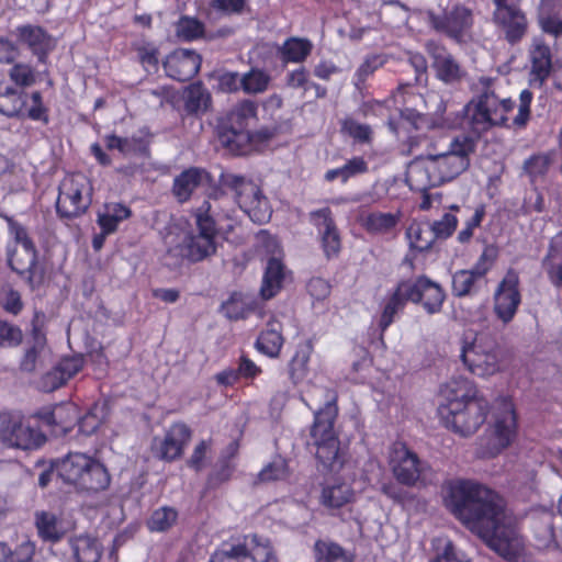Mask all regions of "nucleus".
Masks as SVG:
<instances>
[{
    "mask_svg": "<svg viewBox=\"0 0 562 562\" xmlns=\"http://www.w3.org/2000/svg\"><path fill=\"white\" fill-rule=\"evenodd\" d=\"M35 526L38 537L44 541H58L63 532L58 527L56 515L42 510L35 514Z\"/></svg>",
    "mask_w": 562,
    "mask_h": 562,
    "instance_id": "nucleus-51",
    "label": "nucleus"
},
{
    "mask_svg": "<svg viewBox=\"0 0 562 562\" xmlns=\"http://www.w3.org/2000/svg\"><path fill=\"white\" fill-rule=\"evenodd\" d=\"M133 48L137 55V60L147 72L157 71L159 66V48L153 42L144 41L136 43Z\"/></svg>",
    "mask_w": 562,
    "mask_h": 562,
    "instance_id": "nucleus-55",
    "label": "nucleus"
},
{
    "mask_svg": "<svg viewBox=\"0 0 562 562\" xmlns=\"http://www.w3.org/2000/svg\"><path fill=\"white\" fill-rule=\"evenodd\" d=\"M407 302H411L407 297L405 284L403 281H398L395 289L386 295L383 301V307L379 319V328L381 336L392 325L395 316L398 312H402Z\"/></svg>",
    "mask_w": 562,
    "mask_h": 562,
    "instance_id": "nucleus-30",
    "label": "nucleus"
},
{
    "mask_svg": "<svg viewBox=\"0 0 562 562\" xmlns=\"http://www.w3.org/2000/svg\"><path fill=\"white\" fill-rule=\"evenodd\" d=\"M290 469L288 461L281 456H276L271 462L261 469L258 473L259 482H274L288 479Z\"/></svg>",
    "mask_w": 562,
    "mask_h": 562,
    "instance_id": "nucleus-56",
    "label": "nucleus"
},
{
    "mask_svg": "<svg viewBox=\"0 0 562 562\" xmlns=\"http://www.w3.org/2000/svg\"><path fill=\"white\" fill-rule=\"evenodd\" d=\"M551 159L547 154H533L524 162V171L533 182L544 177L549 170Z\"/></svg>",
    "mask_w": 562,
    "mask_h": 562,
    "instance_id": "nucleus-60",
    "label": "nucleus"
},
{
    "mask_svg": "<svg viewBox=\"0 0 562 562\" xmlns=\"http://www.w3.org/2000/svg\"><path fill=\"white\" fill-rule=\"evenodd\" d=\"M20 119H29L43 125L50 122L49 108L44 103L41 91H33L25 98L24 111Z\"/></svg>",
    "mask_w": 562,
    "mask_h": 562,
    "instance_id": "nucleus-45",
    "label": "nucleus"
},
{
    "mask_svg": "<svg viewBox=\"0 0 562 562\" xmlns=\"http://www.w3.org/2000/svg\"><path fill=\"white\" fill-rule=\"evenodd\" d=\"M458 217L451 213H445L440 220L435 221L432 224H429L431 231L434 232L435 238L437 239H448L453 235L458 227Z\"/></svg>",
    "mask_w": 562,
    "mask_h": 562,
    "instance_id": "nucleus-63",
    "label": "nucleus"
},
{
    "mask_svg": "<svg viewBox=\"0 0 562 562\" xmlns=\"http://www.w3.org/2000/svg\"><path fill=\"white\" fill-rule=\"evenodd\" d=\"M11 81L21 88H27L36 82L35 69L25 63H15L9 70Z\"/></svg>",
    "mask_w": 562,
    "mask_h": 562,
    "instance_id": "nucleus-61",
    "label": "nucleus"
},
{
    "mask_svg": "<svg viewBox=\"0 0 562 562\" xmlns=\"http://www.w3.org/2000/svg\"><path fill=\"white\" fill-rule=\"evenodd\" d=\"M311 223L318 229L321 246L325 257L330 260L338 257L341 250V237L329 207L310 212Z\"/></svg>",
    "mask_w": 562,
    "mask_h": 562,
    "instance_id": "nucleus-24",
    "label": "nucleus"
},
{
    "mask_svg": "<svg viewBox=\"0 0 562 562\" xmlns=\"http://www.w3.org/2000/svg\"><path fill=\"white\" fill-rule=\"evenodd\" d=\"M387 61L384 54H371L366 56L364 60L360 64L355 72V86L361 89L366 86L367 80L373 74L382 68Z\"/></svg>",
    "mask_w": 562,
    "mask_h": 562,
    "instance_id": "nucleus-54",
    "label": "nucleus"
},
{
    "mask_svg": "<svg viewBox=\"0 0 562 562\" xmlns=\"http://www.w3.org/2000/svg\"><path fill=\"white\" fill-rule=\"evenodd\" d=\"M313 47L306 37L290 36L278 47L279 58L283 64H301L312 54Z\"/></svg>",
    "mask_w": 562,
    "mask_h": 562,
    "instance_id": "nucleus-36",
    "label": "nucleus"
},
{
    "mask_svg": "<svg viewBox=\"0 0 562 562\" xmlns=\"http://www.w3.org/2000/svg\"><path fill=\"white\" fill-rule=\"evenodd\" d=\"M210 211V202L203 201L194 213L198 233H189L179 245L181 257L192 263L203 261L216 252L217 228Z\"/></svg>",
    "mask_w": 562,
    "mask_h": 562,
    "instance_id": "nucleus-9",
    "label": "nucleus"
},
{
    "mask_svg": "<svg viewBox=\"0 0 562 562\" xmlns=\"http://www.w3.org/2000/svg\"><path fill=\"white\" fill-rule=\"evenodd\" d=\"M401 217L400 211L382 212L359 209L357 222L368 235L389 239L396 237Z\"/></svg>",
    "mask_w": 562,
    "mask_h": 562,
    "instance_id": "nucleus-25",
    "label": "nucleus"
},
{
    "mask_svg": "<svg viewBox=\"0 0 562 562\" xmlns=\"http://www.w3.org/2000/svg\"><path fill=\"white\" fill-rule=\"evenodd\" d=\"M538 24L544 34L553 36L554 38L562 36V18L559 12H555L553 9H542L538 16Z\"/></svg>",
    "mask_w": 562,
    "mask_h": 562,
    "instance_id": "nucleus-59",
    "label": "nucleus"
},
{
    "mask_svg": "<svg viewBox=\"0 0 562 562\" xmlns=\"http://www.w3.org/2000/svg\"><path fill=\"white\" fill-rule=\"evenodd\" d=\"M481 279L470 269L457 270L451 278V293L454 297H467L480 291Z\"/></svg>",
    "mask_w": 562,
    "mask_h": 562,
    "instance_id": "nucleus-43",
    "label": "nucleus"
},
{
    "mask_svg": "<svg viewBox=\"0 0 562 562\" xmlns=\"http://www.w3.org/2000/svg\"><path fill=\"white\" fill-rule=\"evenodd\" d=\"M314 351L311 339H307L296 346L295 352L288 363V374L290 381L297 385L303 382L310 373V360Z\"/></svg>",
    "mask_w": 562,
    "mask_h": 562,
    "instance_id": "nucleus-35",
    "label": "nucleus"
},
{
    "mask_svg": "<svg viewBox=\"0 0 562 562\" xmlns=\"http://www.w3.org/2000/svg\"><path fill=\"white\" fill-rule=\"evenodd\" d=\"M205 34V25L198 18L181 15L176 23V35L182 42H193Z\"/></svg>",
    "mask_w": 562,
    "mask_h": 562,
    "instance_id": "nucleus-50",
    "label": "nucleus"
},
{
    "mask_svg": "<svg viewBox=\"0 0 562 562\" xmlns=\"http://www.w3.org/2000/svg\"><path fill=\"white\" fill-rule=\"evenodd\" d=\"M313 553L315 562H355L353 555L334 541L316 540Z\"/></svg>",
    "mask_w": 562,
    "mask_h": 562,
    "instance_id": "nucleus-42",
    "label": "nucleus"
},
{
    "mask_svg": "<svg viewBox=\"0 0 562 562\" xmlns=\"http://www.w3.org/2000/svg\"><path fill=\"white\" fill-rule=\"evenodd\" d=\"M271 76L263 69L252 67L241 76V90L246 94H260L268 90Z\"/></svg>",
    "mask_w": 562,
    "mask_h": 562,
    "instance_id": "nucleus-48",
    "label": "nucleus"
},
{
    "mask_svg": "<svg viewBox=\"0 0 562 562\" xmlns=\"http://www.w3.org/2000/svg\"><path fill=\"white\" fill-rule=\"evenodd\" d=\"M183 102L186 113L198 116L209 110L212 97L202 82H194L184 90Z\"/></svg>",
    "mask_w": 562,
    "mask_h": 562,
    "instance_id": "nucleus-37",
    "label": "nucleus"
},
{
    "mask_svg": "<svg viewBox=\"0 0 562 562\" xmlns=\"http://www.w3.org/2000/svg\"><path fill=\"white\" fill-rule=\"evenodd\" d=\"M34 417L54 436H66L76 425L78 407L72 402L46 405L37 409Z\"/></svg>",
    "mask_w": 562,
    "mask_h": 562,
    "instance_id": "nucleus-21",
    "label": "nucleus"
},
{
    "mask_svg": "<svg viewBox=\"0 0 562 562\" xmlns=\"http://www.w3.org/2000/svg\"><path fill=\"white\" fill-rule=\"evenodd\" d=\"M22 341V329L8 321L0 319V348H14L20 346Z\"/></svg>",
    "mask_w": 562,
    "mask_h": 562,
    "instance_id": "nucleus-62",
    "label": "nucleus"
},
{
    "mask_svg": "<svg viewBox=\"0 0 562 562\" xmlns=\"http://www.w3.org/2000/svg\"><path fill=\"white\" fill-rule=\"evenodd\" d=\"M153 138L154 134L149 127L143 126L130 137H122L116 134L105 135L104 144L106 149H116L125 157L149 158Z\"/></svg>",
    "mask_w": 562,
    "mask_h": 562,
    "instance_id": "nucleus-26",
    "label": "nucleus"
},
{
    "mask_svg": "<svg viewBox=\"0 0 562 562\" xmlns=\"http://www.w3.org/2000/svg\"><path fill=\"white\" fill-rule=\"evenodd\" d=\"M238 450L239 443L234 440L220 454L206 476L204 483V493L216 491L233 479L237 468L235 458L238 453Z\"/></svg>",
    "mask_w": 562,
    "mask_h": 562,
    "instance_id": "nucleus-27",
    "label": "nucleus"
},
{
    "mask_svg": "<svg viewBox=\"0 0 562 562\" xmlns=\"http://www.w3.org/2000/svg\"><path fill=\"white\" fill-rule=\"evenodd\" d=\"M0 432L11 446L23 450L37 449L46 441L45 435L25 423L20 415L2 417Z\"/></svg>",
    "mask_w": 562,
    "mask_h": 562,
    "instance_id": "nucleus-19",
    "label": "nucleus"
},
{
    "mask_svg": "<svg viewBox=\"0 0 562 562\" xmlns=\"http://www.w3.org/2000/svg\"><path fill=\"white\" fill-rule=\"evenodd\" d=\"M531 74L543 83L552 70L551 48L543 41L536 42L530 49Z\"/></svg>",
    "mask_w": 562,
    "mask_h": 562,
    "instance_id": "nucleus-39",
    "label": "nucleus"
},
{
    "mask_svg": "<svg viewBox=\"0 0 562 562\" xmlns=\"http://www.w3.org/2000/svg\"><path fill=\"white\" fill-rule=\"evenodd\" d=\"M497 259L498 248L492 244L486 245L484 246L481 255L470 270L473 271L481 280H483L492 271Z\"/></svg>",
    "mask_w": 562,
    "mask_h": 562,
    "instance_id": "nucleus-58",
    "label": "nucleus"
},
{
    "mask_svg": "<svg viewBox=\"0 0 562 562\" xmlns=\"http://www.w3.org/2000/svg\"><path fill=\"white\" fill-rule=\"evenodd\" d=\"M178 516L176 508L161 506L151 513L147 520V528L155 532H166L177 524Z\"/></svg>",
    "mask_w": 562,
    "mask_h": 562,
    "instance_id": "nucleus-52",
    "label": "nucleus"
},
{
    "mask_svg": "<svg viewBox=\"0 0 562 562\" xmlns=\"http://www.w3.org/2000/svg\"><path fill=\"white\" fill-rule=\"evenodd\" d=\"M220 184L234 194L239 207L257 224H263L271 217V207L262 190L249 179L243 176L222 172Z\"/></svg>",
    "mask_w": 562,
    "mask_h": 562,
    "instance_id": "nucleus-8",
    "label": "nucleus"
},
{
    "mask_svg": "<svg viewBox=\"0 0 562 562\" xmlns=\"http://www.w3.org/2000/svg\"><path fill=\"white\" fill-rule=\"evenodd\" d=\"M193 431L182 420L173 422L165 430L161 439L155 438L151 452L160 461L171 463L179 460L192 439Z\"/></svg>",
    "mask_w": 562,
    "mask_h": 562,
    "instance_id": "nucleus-18",
    "label": "nucleus"
},
{
    "mask_svg": "<svg viewBox=\"0 0 562 562\" xmlns=\"http://www.w3.org/2000/svg\"><path fill=\"white\" fill-rule=\"evenodd\" d=\"M71 549L76 562H99L102 555V544L91 536L81 535L71 540Z\"/></svg>",
    "mask_w": 562,
    "mask_h": 562,
    "instance_id": "nucleus-41",
    "label": "nucleus"
},
{
    "mask_svg": "<svg viewBox=\"0 0 562 562\" xmlns=\"http://www.w3.org/2000/svg\"><path fill=\"white\" fill-rule=\"evenodd\" d=\"M57 476L77 493L94 495L106 491L111 474L105 464L83 452H69L54 463Z\"/></svg>",
    "mask_w": 562,
    "mask_h": 562,
    "instance_id": "nucleus-6",
    "label": "nucleus"
},
{
    "mask_svg": "<svg viewBox=\"0 0 562 562\" xmlns=\"http://www.w3.org/2000/svg\"><path fill=\"white\" fill-rule=\"evenodd\" d=\"M92 190L91 181L86 175H67L59 184L56 202L58 215L70 220L85 214L91 204Z\"/></svg>",
    "mask_w": 562,
    "mask_h": 562,
    "instance_id": "nucleus-11",
    "label": "nucleus"
},
{
    "mask_svg": "<svg viewBox=\"0 0 562 562\" xmlns=\"http://www.w3.org/2000/svg\"><path fill=\"white\" fill-rule=\"evenodd\" d=\"M202 65V56L194 49L176 48L162 60V68L167 77L186 82L194 78Z\"/></svg>",
    "mask_w": 562,
    "mask_h": 562,
    "instance_id": "nucleus-23",
    "label": "nucleus"
},
{
    "mask_svg": "<svg viewBox=\"0 0 562 562\" xmlns=\"http://www.w3.org/2000/svg\"><path fill=\"white\" fill-rule=\"evenodd\" d=\"M340 131L358 144H371L373 131L369 124L360 123L351 116H346L340 122Z\"/></svg>",
    "mask_w": 562,
    "mask_h": 562,
    "instance_id": "nucleus-53",
    "label": "nucleus"
},
{
    "mask_svg": "<svg viewBox=\"0 0 562 562\" xmlns=\"http://www.w3.org/2000/svg\"><path fill=\"white\" fill-rule=\"evenodd\" d=\"M35 552V543L30 540L22 541L14 549L0 541V562H36Z\"/></svg>",
    "mask_w": 562,
    "mask_h": 562,
    "instance_id": "nucleus-46",
    "label": "nucleus"
},
{
    "mask_svg": "<svg viewBox=\"0 0 562 562\" xmlns=\"http://www.w3.org/2000/svg\"><path fill=\"white\" fill-rule=\"evenodd\" d=\"M501 347L497 339L488 333H479L471 342H464L461 360L474 375L490 376L501 369Z\"/></svg>",
    "mask_w": 562,
    "mask_h": 562,
    "instance_id": "nucleus-10",
    "label": "nucleus"
},
{
    "mask_svg": "<svg viewBox=\"0 0 562 562\" xmlns=\"http://www.w3.org/2000/svg\"><path fill=\"white\" fill-rule=\"evenodd\" d=\"M390 467L395 479L403 485L414 486L420 477V460L404 442L396 441L392 445Z\"/></svg>",
    "mask_w": 562,
    "mask_h": 562,
    "instance_id": "nucleus-22",
    "label": "nucleus"
},
{
    "mask_svg": "<svg viewBox=\"0 0 562 562\" xmlns=\"http://www.w3.org/2000/svg\"><path fill=\"white\" fill-rule=\"evenodd\" d=\"M517 435V414L509 397H503L497 403L495 422L492 432V447L483 452V457L493 458L509 447Z\"/></svg>",
    "mask_w": 562,
    "mask_h": 562,
    "instance_id": "nucleus-17",
    "label": "nucleus"
},
{
    "mask_svg": "<svg viewBox=\"0 0 562 562\" xmlns=\"http://www.w3.org/2000/svg\"><path fill=\"white\" fill-rule=\"evenodd\" d=\"M521 301L519 273L509 268L495 288L493 313L498 321L507 325L515 318Z\"/></svg>",
    "mask_w": 562,
    "mask_h": 562,
    "instance_id": "nucleus-15",
    "label": "nucleus"
},
{
    "mask_svg": "<svg viewBox=\"0 0 562 562\" xmlns=\"http://www.w3.org/2000/svg\"><path fill=\"white\" fill-rule=\"evenodd\" d=\"M427 50L432 59V68L440 81L445 83H453L461 80L463 71L459 63L445 46L430 43L427 45Z\"/></svg>",
    "mask_w": 562,
    "mask_h": 562,
    "instance_id": "nucleus-29",
    "label": "nucleus"
},
{
    "mask_svg": "<svg viewBox=\"0 0 562 562\" xmlns=\"http://www.w3.org/2000/svg\"><path fill=\"white\" fill-rule=\"evenodd\" d=\"M99 411L100 407L94 404L83 416H78L76 424L80 434L90 436L99 429L103 422V417L98 414Z\"/></svg>",
    "mask_w": 562,
    "mask_h": 562,
    "instance_id": "nucleus-64",
    "label": "nucleus"
},
{
    "mask_svg": "<svg viewBox=\"0 0 562 562\" xmlns=\"http://www.w3.org/2000/svg\"><path fill=\"white\" fill-rule=\"evenodd\" d=\"M27 93L7 87L0 91V113L8 117H21Z\"/></svg>",
    "mask_w": 562,
    "mask_h": 562,
    "instance_id": "nucleus-47",
    "label": "nucleus"
},
{
    "mask_svg": "<svg viewBox=\"0 0 562 562\" xmlns=\"http://www.w3.org/2000/svg\"><path fill=\"white\" fill-rule=\"evenodd\" d=\"M15 255H11L8 259V265L12 271L19 276L24 277L27 285L32 291L40 289L45 281V272L38 266L36 255L26 257L25 265L15 263Z\"/></svg>",
    "mask_w": 562,
    "mask_h": 562,
    "instance_id": "nucleus-40",
    "label": "nucleus"
},
{
    "mask_svg": "<svg viewBox=\"0 0 562 562\" xmlns=\"http://www.w3.org/2000/svg\"><path fill=\"white\" fill-rule=\"evenodd\" d=\"M406 236L409 243V247L418 252L429 250L436 241L434 232L431 231L429 223L425 222H413L406 229Z\"/></svg>",
    "mask_w": 562,
    "mask_h": 562,
    "instance_id": "nucleus-44",
    "label": "nucleus"
},
{
    "mask_svg": "<svg viewBox=\"0 0 562 562\" xmlns=\"http://www.w3.org/2000/svg\"><path fill=\"white\" fill-rule=\"evenodd\" d=\"M355 497L352 487L342 481L325 483L322 486L319 503L329 509H339L351 503Z\"/></svg>",
    "mask_w": 562,
    "mask_h": 562,
    "instance_id": "nucleus-34",
    "label": "nucleus"
},
{
    "mask_svg": "<svg viewBox=\"0 0 562 562\" xmlns=\"http://www.w3.org/2000/svg\"><path fill=\"white\" fill-rule=\"evenodd\" d=\"M15 34L19 43L25 45L40 64H46L49 53L55 48V43L45 29L24 24L15 29Z\"/></svg>",
    "mask_w": 562,
    "mask_h": 562,
    "instance_id": "nucleus-28",
    "label": "nucleus"
},
{
    "mask_svg": "<svg viewBox=\"0 0 562 562\" xmlns=\"http://www.w3.org/2000/svg\"><path fill=\"white\" fill-rule=\"evenodd\" d=\"M493 81L490 77H481L479 82L482 91L467 105L470 126L475 133L487 132L494 126L509 127L508 113L514 110L516 103L510 98L501 99L492 89ZM532 99L533 93L529 89L520 92L518 113L514 116L510 126L514 128L527 126L531 115Z\"/></svg>",
    "mask_w": 562,
    "mask_h": 562,
    "instance_id": "nucleus-4",
    "label": "nucleus"
},
{
    "mask_svg": "<svg viewBox=\"0 0 562 562\" xmlns=\"http://www.w3.org/2000/svg\"><path fill=\"white\" fill-rule=\"evenodd\" d=\"M445 505L504 560L525 562L521 541L516 529L505 522L504 505L494 491L471 480H452L447 485Z\"/></svg>",
    "mask_w": 562,
    "mask_h": 562,
    "instance_id": "nucleus-1",
    "label": "nucleus"
},
{
    "mask_svg": "<svg viewBox=\"0 0 562 562\" xmlns=\"http://www.w3.org/2000/svg\"><path fill=\"white\" fill-rule=\"evenodd\" d=\"M203 173L202 169L190 167L173 179L172 193L179 202L190 200L192 193L201 186Z\"/></svg>",
    "mask_w": 562,
    "mask_h": 562,
    "instance_id": "nucleus-38",
    "label": "nucleus"
},
{
    "mask_svg": "<svg viewBox=\"0 0 562 562\" xmlns=\"http://www.w3.org/2000/svg\"><path fill=\"white\" fill-rule=\"evenodd\" d=\"M132 216V210L121 202H106L98 212L97 223L104 234H113L119 225Z\"/></svg>",
    "mask_w": 562,
    "mask_h": 562,
    "instance_id": "nucleus-32",
    "label": "nucleus"
},
{
    "mask_svg": "<svg viewBox=\"0 0 562 562\" xmlns=\"http://www.w3.org/2000/svg\"><path fill=\"white\" fill-rule=\"evenodd\" d=\"M475 147L471 137L459 136L453 138L443 154L416 157L406 172V182L411 190L427 193L430 189L456 179L469 168L470 156Z\"/></svg>",
    "mask_w": 562,
    "mask_h": 562,
    "instance_id": "nucleus-3",
    "label": "nucleus"
},
{
    "mask_svg": "<svg viewBox=\"0 0 562 562\" xmlns=\"http://www.w3.org/2000/svg\"><path fill=\"white\" fill-rule=\"evenodd\" d=\"M284 344L282 326L278 322H268L267 327L260 331L255 348L268 358H278Z\"/></svg>",
    "mask_w": 562,
    "mask_h": 562,
    "instance_id": "nucleus-33",
    "label": "nucleus"
},
{
    "mask_svg": "<svg viewBox=\"0 0 562 562\" xmlns=\"http://www.w3.org/2000/svg\"><path fill=\"white\" fill-rule=\"evenodd\" d=\"M429 24L437 33L461 44L471 37L474 16L471 9L457 3L439 14L431 13Z\"/></svg>",
    "mask_w": 562,
    "mask_h": 562,
    "instance_id": "nucleus-14",
    "label": "nucleus"
},
{
    "mask_svg": "<svg viewBox=\"0 0 562 562\" xmlns=\"http://www.w3.org/2000/svg\"><path fill=\"white\" fill-rule=\"evenodd\" d=\"M322 391L325 404L314 411L306 447L314 452L318 468L322 467L323 471H338L345 462L340 441L335 432V423L338 417V394L328 387H324Z\"/></svg>",
    "mask_w": 562,
    "mask_h": 562,
    "instance_id": "nucleus-5",
    "label": "nucleus"
},
{
    "mask_svg": "<svg viewBox=\"0 0 562 562\" xmlns=\"http://www.w3.org/2000/svg\"><path fill=\"white\" fill-rule=\"evenodd\" d=\"M209 562H279L269 542L262 543L256 535L244 537L243 543L231 544L228 548L213 552Z\"/></svg>",
    "mask_w": 562,
    "mask_h": 562,
    "instance_id": "nucleus-13",
    "label": "nucleus"
},
{
    "mask_svg": "<svg viewBox=\"0 0 562 562\" xmlns=\"http://www.w3.org/2000/svg\"><path fill=\"white\" fill-rule=\"evenodd\" d=\"M285 279V266L277 257H270L263 272L260 295L263 300H271L280 293Z\"/></svg>",
    "mask_w": 562,
    "mask_h": 562,
    "instance_id": "nucleus-31",
    "label": "nucleus"
},
{
    "mask_svg": "<svg viewBox=\"0 0 562 562\" xmlns=\"http://www.w3.org/2000/svg\"><path fill=\"white\" fill-rule=\"evenodd\" d=\"M279 133L277 125H263L255 131H248L249 139L245 145L239 146L235 149L232 155L243 156L248 154L254 146L266 145L272 140Z\"/></svg>",
    "mask_w": 562,
    "mask_h": 562,
    "instance_id": "nucleus-49",
    "label": "nucleus"
},
{
    "mask_svg": "<svg viewBox=\"0 0 562 562\" xmlns=\"http://www.w3.org/2000/svg\"><path fill=\"white\" fill-rule=\"evenodd\" d=\"M438 416L442 425L462 437L474 435L486 422L488 401L468 380H453L440 387Z\"/></svg>",
    "mask_w": 562,
    "mask_h": 562,
    "instance_id": "nucleus-2",
    "label": "nucleus"
},
{
    "mask_svg": "<svg viewBox=\"0 0 562 562\" xmlns=\"http://www.w3.org/2000/svg\"><path fill=\"white\" fill-rule=\"evenodd\" d=\"M405 284L407 297L413 303H422L424 310L432 315L442 310L446 293L442 286L426 276H419L415 280H402Z\"/></svg>",
    "mask_w": 562,
    "mask_h": 562,
    "instance_id": "nucleus-20",
    "label": "nucleus"
},
{
    "mask_svg": "<svg viewBox=\"0 0 562 562\" xmlns=\"http://www.w3.org/2000/svg\"><path fill=\"white\" fill-rule=\"evenodd\" d=\"M258 121V103L250 99H243L232 106L217 120L216 136L224 149L233 154L248 139L251 123Z\"/></svg>",
    "mask_w": 562,
    "mask_h": 562,
    "instance_id": "nucleus-7",
    "label": "nucleus"
},
{
    "mask_svg": "<svg viewBox=\"0 0 562 562\" xmlns=\"http://www.w3.org/2000/svg\"><path fill=\"white\" fill-rule=\"evenodd\" d=\"M222 308L225 316L232 321L246 319L255 311L254 304L245 302L236 293L223 303Z\"/></svg>",
    "mask_w": 562,
    "mask_h": 562,
    "instance_id": "nucleus-57",
    "label": "nucleus"
},
{
    "mask_svg": "<svg viewBox=\"0 0 562 562\" xmlns=\"http://www.w3.org/2000/svg\"><path fill=\"white\" fill-rule=\"evenodd\" d=\"M387 126L392 133L400 136L401 132H417L416 135H409L405 145L407 154H412L414 148L420 145L423 133L440 128L443 126L441 119L431 114L419 113L418 111L405 108L400 112L397 120L389 119Z\"/></svg>",
    "mask_w": 562,
    "mask_h": 562,
    "instance_id": "nucleus-16",
    "label": "nucleus"
},
{
    "mask_svg": "<svg viewBox=\"0 0 562 562\" xmlns=\"http://www.w3.org/2000/svg\"><path fill=\"white\" fill-rule=\"evenodd\" d=\"M493 23L512 46L519 44L528 33L529 22L521 9V0H492Z\"/></svg>",
    "mask_w": 562,
    "mask_h": 562,
    "instance_id": "nucleus-12",
    "label": "nucleus"
}]
</instances>
